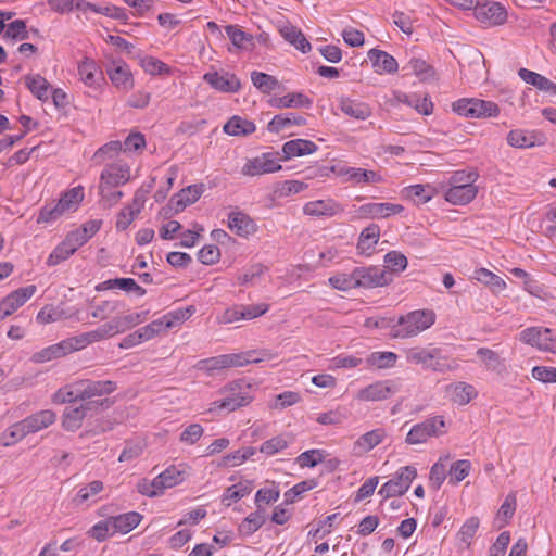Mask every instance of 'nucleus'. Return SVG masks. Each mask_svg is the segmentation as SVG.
I'll list each match as a JSON object with an SVG mask.
<instances>
[{
  "label": "nucleus",
  "mask_w": 556,
  "mask_h": 556,
  "mask_svg": "<svg viewBox=\"0 0 556 556\" xmlns=\"http://www.w3.org/2000/svg\"><path fill=\"white\" fill-rule=\"evenodd\" d=\"M479 178L476 170H456L450 177L447 188L443 191L446 202L453 205H466L470 203L478 193L475 185Z\"/></svg>",
  "instance_id": "obj_1"
},
{
  "label": "nucleus",
  "mask_w": 556,
  "mask_h": 556,
  "mask_svg": "<svg viewBox=\"0 0 556 556\" xmlns=\"http://www.w3.org/2000/svg\"><path fill=\"white\" fill-rule=\"evenodd\" d=\"M437 315L432 309H416L399 317L392 326V336L399 339L414 338L432 327Z\"/></svg>",
  "instance_id": "obj_2"
},
{
  "label": "nucleus",
  "mask_w": 556,
  "mask_h": 556,
  "mask_svg": "<svg viewBox=\"0 0 556 556\" xmlns=\"http://www.w3.org/2000/svg\"><path fill=\"white\" fill-rule=\"evenodd\" d=\"M255 351H247L231 354H223L205 359H201L195 364V368L210 376L215 372L233 367H243L251 363H260L265 359V355L262 357H254Z\"/></svg>",
  "instance_id": "obj_3"
},
{
  "label": "nucleus",
  "mask_w": 556,
  "mask_h": 556,
  "mask_svg": "<svg viewBox=\"0 0 556 556\" xmlns=\"http://www.w3.org/2000/svg\"><path fill=\"white\" fill-rule=\"evenodd\" d=\"M188 477L187 467L170 466L157 475L153 480H143L138 484L141 494L153 497L163 494L166 489L174 488L182 483Z\"/></svg>",
  "instance_id": "obj_4"
},
{
  "label": "nucleus",
  "mask_w": 556,
  "mask_h": 556,
  "mask_svg": "<svg viewBox=\"0 0 556 556\" xmlns=\"http://www.w3.org/2000/svg\"><path fill=\"white\" fill-rule=\"evenodd\" d=\"M225 392V397L214 401L211 404L210 412H233L240 407L249 405L253 400L251 386L243 380L231 382Z\"/></svg>",
  "instance_id": "obj_5"
},
{
  "label": "nucleus",
  "mask_w": 556,
  "mask_h": 556,
  "mask_svg": "<svg viewBox=\"0 0 556 556\" xmlns=\"http://www.w3.org/2000/svg\"><path fill=\"white\" fill-rule=\"evenodd\" d=\"M409 364L420 365L433 371L445 372L456 368V364H447L439 348H410L405 352Z\"/></svg>",
  "instance_id": "obj_6"
},
{
  "label": "nucleus",
  "mask_w": 556,
  "mask_h": 556,
  "mask_svg": "<svg viewBox=\"0 0 556 556\" xmlns=\"http://www.w3.org/2000/svg\"><path fill=\"white\" fill-rule=\"evenodd\" d=\"M446 432L447 427L444 417L435 415L414 425L405 438V443L408 445L425 444L431 438L442 437Z\"/></svg>",
  "instance_id": "obj_7"
},
{
  "label": "nucleus",
  "mask_w": 556,
  "mask_h": 556,
  "mask_svg": "<svg viewBox=\"0 0 556 556\" xmlns=\"http://www.w3.org/2000/svg\"><path fill=\"white\" fill-rule=\"evenodd\" d=\"M453 111L469 118L496 117L500 114V108L495 102L477 98H464L455 101Z\"/></svg>",
  "instance_id": "obj_8"
},
{
  "label": "nucleus",
  "mask_w": 556,
  "mask_h": 556,
  "mask_svg": "<svg viewBox=\"0 0 556 556\" xmlns=\"http://www.w3.org/2000/svg\"><path fill=\"white\" fill-rule=\"evenodd\" d=\"M417 477V469L414 466H404L399 468L393 478L384 482L378 491L384 500L395 496H402L410 488L412 482Z\"/></svg>",
  "instance_id": "obj_9"
},
{
  "label": "nucleus",
  "mask_w": 556,
  "mask_h": 556,
  "mask_svg": "<svg viewBox=\"0 0 556 556\" xmlns=\"http://www.w3.org/2000/svg\"><path fill=\"white\" fill-rule=\"evenodd\" d=\"M330 170L343 182L353 184L355 186L376 185L383 181V177L375 170L361 167H353L346 164H336Z\"/></svg>",
  "instance_id": "obj_10"
},
{
  "label": "nucleus",
  "mask_w": 556,
  "mask_h": 556,
  "mask_svg": "<svg viewBox=\"0 0 556 556\" xmlns=\"http://www.w3.org/2000/svg\"><path fill=\"white\" fill-rule=\"evenodd\" d=\"M302 212L305 216L313 219L325 220L342 215L344 206L336 199L327 197L306 202L302 207Z\"/></svg>",
  "instance_id": "obj_11"
},
{
  "label": "nucleus",
  "mask_w": 556,
  "mask_h": 556,
  "mask_svg": "<svg viewBox=\"0 0 556 556\" xmlns=\"http://www.w3.org/2000/svg\"><path fill=\"white\" fill-rule=\"evenodd\" d=\"M519 340L542 352L556 354V331L549 328H527L519 333Z\"/></svg>",
  "instance_id": "obj_12"
},
{
  "label": "nucleus",
  "mask_w": 556,
  "mask_h": 556,
  "mask_svg": "<svg viewBox=\"0 0 556 556\" xmlns=\"http://www.w3.org/2000/svg\"><path fill=\"white\" fill-rule=\"evenodd\" d=\"M352 219H380L401 214L404 206L391 202H368L353 206Z\"/></svg>",
  "instance_id": "obj_13"
},
{
  "label": "nucleus",
  "mask_w": 556,
  "mask_h": 556,
  "mask_svg": "<svg viewBox=\"0 0 556 556\" xmlns=\"http://www.w3.org/2000/svg\"><path fill=\"white\" fill-rule=\"evenodd\" d=\"M475 17L488 26L502 25L507 20V11L503 4L496 1H483L473 5Z\"/></svg>",
  "instance_id": "obj_14"
},
{
  "label": "nucleus",
  "mask_w": 556,
  "mask_h": 556,
  "mask_svg": "<svg viewBox=\"0 0 556 556\" xmlns=\"http://www.w3.org/2000/svg\"><path fill=\"white\" fill-rule=\"evenodd\" d=\"M357 288L372 289L389 285L393 277L384 268L370 266L355 268Z\"/></svg>",
  "instance_id": "obj_15"
},
{
  "label": "nucleus",
  "mask_w": 556,
  "mask_h": 556,
  "mask_svg": "<svg viewBox=\"0 0 556 556\" xmlns=\"http://www.w3.org/2000/svg\"><path fill=\"white\" fill-rule=\"evenodd\" d=\"M106 74L113 86L119 91L127 92L135 86L130 67L123 60H113L106 67Z\"/></svg>",
  "instance_id": "obj_16"
},
{
  "label": "nucleus",
  "mask_w": 556,
  "mask_h": 556,
  "mask_svg": "<svg viewBox=\"0 0 556 556\" xmlns=\"http://www.w3.org/2000/svg\"><path fill=\"white\" fill-rule=\"evenodd\" d=\"M397 392V386L392 380H380L361 389L356 399L362 402H377L389 399Z\"/></svg>",
  "instance_id": "obj_17"
},
{
  "label": "nucleus",
  "mask_w": 556,
  "mask_h": 556,
  "mask_svg": "<svg viewBox=\"0 0 556 556\" xmlns=\"http://www.w3.org/2000/svg\"><path fill=\"white\" fill-rule=\"evenodd\" d=\"M36 290V286L29 285L7 295L0 303V320L12 315L24 305L35 294Z\"/></svg>",
  "instance_id": "obj_18"
},
{
  "label": "nucleus",
  "mask_w": 556,
  "mask_h": 556,
  "mask_svg": "<svg viewBox=\"0 0 556 556\" xmlns=\"http://www.w3.org/2000/svg\"><path fill=\"white\" fill-rule=\"evenodd\" d=\"M281 169V165L269 153L249 159L241 168V173L248 177L275 173Z\"/></svg>",
  "instance_id": "obj_19"
},
{
  "label": "nucleus",
  "mask_w": 556,
  "mask_h": 556,
  "mask_svg": "<svg viewBox=\"0 0 556 556\" xmlns=\"http://www.w3.org/2000/svg\"><path fill=\"white\" fill-rule=\"evenodd\" d=\"M203 79L219 92L235 93L241 88L240 79L229 72H207L204 74Z\"/></svg>",
  "instance_id": "obj_20"
},
{
  "label": "nucleus",
  "mask_w": 556,
  "mask_h": 556,
  "mask_svg": "<svg viewBox=\"0 0 556 556\" xmlns=\"http://www.w3.org/2000/svg\"><path fill=\"white\" fill-rule=\"evenodd\" d=\"M75 384L78 401L91 400L96 396L110 394L115 390V384L110 380H80L76 381Z\"/></svg>",
  "instance_id": "obj_21"
},
{
  "label": "nucleus",
  "mask_w": 556,
  "mask_h": 556,
  "mask_svg": "<svg viewBox=\"0 0 556 556\" xmlns=\"http://www.w3.org/2000/svg\"><path fill=\"white\" fill-rule=\"evenodd\" d=\"M130 180V167L123 161L106 164L100 174L99 182L110 186H123Z\"/></svg>",
  "instance_id": "obj_22"
},
{
  "label": "nucleus",
  "mask_w": 556,
  "mask_h": 556,
  "mask_svg": "<svg viewBox=\"0 0 556 556\" xmlns=\"http://www.w3.org/2000/svg\"><path fill=\"white\" fill-rule=\"evenodd\" d=\"M115 289L129 293H135L137 296H143L146 294V290L141 286H139L132 278L108 279L105 281L98 283L94 287V290L97 292H104Z\"/></svg>",
  "instance_id": "obj_23"
},
{
  "label": "nucleus",
  "mask_w": 556,
  "mask_h": 556,
  "mask_svg": "<svg viewBox=\"0 0 556 556\" xmlns=\"http://www.w3.org/2000/svg\"><path fill=\"white\" fill-rule=\"evenodd\" d=\"M387 432L383 428H376L361 437L353 444V452L355 455H362L370 452L376 446L384 441Z\"/></svg>",
  "instance_id": "obj_24"
},
{
  "label": "nucleus",
  "mask_w": 556,
  "mask_h": 556,
  "mask_svg": "<svg viewBox=\"0 0 556 556\" xmlns=\"http://www.w3.org/2000/svg\"><path fill=\"white\" fill-rule=\"evenodd\" d=\"M228 227L240 237H249L257 230L256 223L245 213L231 212L228 215Z\"/></svg>",
  "instance_id": "obj_25"
},
{
  "label": "nucleus",
  "mask_w": 556,
  "mask_h": 556,
  "mask_svg": "<svg viewBox=\"0 0 556 556\" xmlns=\"http://www.w3.org/2000/svg\"><path fill=\"white\" fill-rule=\"evenodd\" d=\"M56 420V413L52 409L36 412L23 419L28 434L37 433L53 425Z\"/></svg>",
  "instance_id": "obj_26"
},
{
  "label": "nucleus",
  "mask_w": 556,
  "mask_h": 556,
  "mask_svg": "<svg viewBox=\"0 0 556 556\" xmlns=\"http://www.w3.org/2000/svg\"><path fill=\"white\" fill-rule=\"evenodd\" d=\"M268 103L276 109H308L312 106L313 100L304 92H291L282 97H274Z\"/></svg>",
  "instance_id": "obj_27"
},
{
  "label": "nucleus",
  "mask_w": 556,
  "mask_h": 556,
  "mask_svg": "<svg viewBox=\"0 0 556 556\" xmlns=\"http://www.w3.org/2000/svg\"><path fill=\"white\" fill-rule=\"evenodd\" d=\"M144 204V198L137 192L134 197L132 203L128 206H125L121 210V212L117 214L116 217V229L118 231L126 230L134 219L138 216V214L141 212V208Z\"/></svg>",
  "instance_id": "obj_28"
},
{
  "label": "nucleus",
  "mask_w": 556,
  "mask_h": 556,
  "mask_svg": "<svg viewBox=\"0 0 556 556\" xmlns=\"http://www.w3.org/2000/svg\"><path fill=\"white\" fill-rule=\"evenodd\" d=\"M368 59L378 74H393L397 71L396 60L386 51L371 49L368 51Z\"/></svg>",
  "instance_id": "obj_29"
},
{
  "label": "nucleus",
  "mask_w": 556,
  "mask_h": 556,
  "mask_svg": "<svg viewBox=\"0 0 556 556\" xmlns=\"http://www.w3.org/2000/svg\"><path fill=\"white\" fill-rule=\"evenodd\" d=\"M203 192L202 185H191L180 190L170 199V204L176 213L184 211L187 206L195 203Z\"/></svg>",
  "instance_id": "obj_30"
},
{
  "label": "nucleus",
  "mask_w": 556,
  "mask_h": 556,
  "mask_svg": "<svg viewBox=\"0 0 556 556\" xmlns=\"http://www.w3.org/2000/svg\"><path fill=\"white\" fill-rule=\"evenodd\" d=\"M318 147L315 142L306 139H294L283 143L282 153L285 160L313 154Z\"/></svg>",
  "instance_id": "obj_31"
},
{
  "label": "nucleus",
  "mask_w": 556,
  "mask_h": 556,
  "mask_svg": "<svg viewBox=\"0 0 556 556\" xmlns=\"http://www.w3.org/2000/svg\"><path fill=\"white\" fill-rule=\"evenodd\" d=\"M380 227L376 224H370L362 230L357 242L359 254L369 256L374 253L380 239Z\"/></svg>",
  "instance_id": "obj_32"
},
{
  "label": "nucleus",
  "mask_w": 556,
  "mask_h": 556,
  "mask_svg": "<svg viewBox=\"0 0 556 556\" xmlns=\"http://www.w3.org/2000/svg\"><path fill=\"white\" fill-rule=\"evenodd\" d=\"M90 408V403L80 404L77 407H66L63 417L62 426L67 431H76L83 425V420L87 416V412Z\"/></svg>",
  "instance_id": "obj_33"
},
{
  "label": "nucleus",
  "mask_w": 556,
  "mask_h": 556,
  "mask_svg": "<svg viewBox=\"0 0 556 556\" xmlns=\"http://www.w3.org/2000/svg\"><path fill=\"white\" fill-rule=\"evenodd\" d=\"M84 199L85 189L79 185L65 191L58 201V204L60 205L61 211L66 215L76 212Z\"/></svg>",
  "instance_id": "obj_34"
},
{
  "label": "nucleus",
  "mask_w": 556,
  "mask_h": 556,
  "mask_svg": "<svg viewBox=\"0 0 556 556\" xmlns=\"http://www.w3.org/2000/svg\"><path fill=\"white\" fill-rule=\"evenodd\" d=\"M339 106L343 114L361 121L367 119L372 113L367 103L349 98H341Z\"/></svg>",
  "instance_id": "obj_35"
},
{
  "label": "nucleus",
  "mask_w": 556,
  "mask_h": 556,
  "mask_svg": "<svg viewBox=\"0 0 556 556\" xmlns=\"http://www.w3.org/2000/svg\"><path fill=\"white\" fill-rule=\"evenodd\" d=\"M253 482L250 480H241L228 486L222 495V503L230 506L232 503L248 496L253 491Z\"/></svg>",
  "instance_id": "obj_36"
},
{
  "label": "nucleus",
  "mask_w": 556,
  "mask_h": 556,
  "mask_svg": "<svg viewBox=\"0 0 556 556\" xmlns=\"http://www.w3.org/2000/svg\"><path fill=\"white\" fill-rule=\"evenodd\" d=\"M80 80L88 87H96L102 78L99 65L91 59L85 58L78 65Z\"/></svg>",
  "instance_id": "obj_37"
},
{
  "label": "nucleus",
  "mask_w": 556,
  "mask_h": 556,
  "mask_svg": "<svg viewBox=\"0 0 556 556\" xmlns=\"http://www.w3.org/2000/svg\"><path fill=\"white\" fill-rule=\"evenodd\" d=\"M26 87L40 101H47L50 98L51 86L49 81L39 74H29L24 77Z\"/></svg>",
  "instance_id": "obj_38"
},
{
  "label": "nucleus",
  "mask_w": 556,
  "mask_h": 556,
  "mask_svg": "<svg viewBox=\"0 0 556 556\" xmlns=\"http://www.w3.org/2000/svg\"><path fill=\"white\" fill-rule=\"evenodd\" d=\"M447 392L451 400L458 405H466L478 395L475 387L466 382L450 384Z\"/></svg>",
  "instance_id": "obj_39"
},
{
  "label": "nucleus",
  "mask_w": 556,
  "mask_h": 556,
  "mask_svg": "<svg viewBox=\"0 0 556 556\" xmlns=\"http://www.w3.org/2000/svg\"><path fill=\"white\" fill-rule=\"evenodd\" d=\"M224 131L229 136H249L256 129L252 121L235 115L224 125Z\"/></svg>",
  "instance_id": "obj_40"
},
{
  "label": "nucleus",
  "mask_w": 556,
  "mask_h": 556,
  "mask_svg": "<svg viewBox=\"0 0 556 556\" xmlns=\"http://www.w3.org/2000/svg\"><path fill=\"white\" fill-rule=\"evenodd\" d=\"M110 518L113 525V531L115 533L126 534L140 523L142 516L139 513L130 511Z\"/></svg>",
  "instance_id": "obj_41"
},
{
  "label": "nucleus",
  "mask_w": 556,
  "mask_h": 556,
  "mask_svg": "<svg viewBox=\"0 0 556 556\" xmlns=\"http://www.w3.org/2000/svg\"><path fill=\"white\" fill-rule=\"evenodd\" d=\"M280 34L290 45L294 46L303 53L311 51V43L304 34L293 25H285L280 28Z\"/></svg>",
  "instance_id": "obj_42"
},
{
  "label": "nucleus",
  "mask_w": 556,
  "mask_h": 556,
  "mask_svg": "<svg viewBox=\"0 0 556 556\" xmlns=\"http://www.w3.org/2000/svg\"><path fill=\"white\" fill-rule=\"evenodd\" d=\"M507 143L514 148L526 149L534 147L539 139L534 131L514 129L507 135Z\"/></svg>",
  "instance_id": "obj_43"
},
{
  "label": "nucleus",
  "mask_w": 556,
  "mask_h": 556,
  "mask_svg": "<svg viewBox=\"0 0 556 556\" xmlns=\"http://www.w3.org/2000/svg\"><path fill=\"white\" fill-rule=\"evenodd\" d=\"M306 124V119L293 113L288 114H278L273 117V119L267 125V130L269 132H279L291 125L302 126Z\"/></svg>",
  "instance_id": "obj_44"
},
{
  "label": "nucleus",
  "mask_w": 556,
  "mask_h": 556,
  "mask_svg": "<svg viewBox=\"0 0 556 556\" xmlns=\"http://www.w3.org/2000/svg\"><path fill=\"white\" fill-rule=\"evenodd\" d=\"M28 432H26V427L24 421H17L8 428H5L0 434V444L2 446H13L20 441H22Z\"/></svg>",
  "instance_id": "obj_45"
},
{
  "label": "nucleus",
  "mask_w": 556,
  "mask_h": 556,
  "mask_svg": "<svg viewBox=\"0 0 556 556\" xmlns=\"http://www.w3.org/2000/svg\"><path fill=\"white\" fill-rule=\"evenodd\" d=\"M146 319L144 313H128L123 316L114 317L110 320L115 334L125 332L141 324Z\"/></svg>",
  "instance_id": "obj_46"
},
{
  "label": "nucleus",
  "mask_w": 556,
  "mask_h": 556,
  "mask_svg": "<svg viewBox=\"0 0 556 556\" xmlns=\"http://www.w3.org/2000/svg\"><path fill=\"white\" fill-rule=\"evenodd\" d=\"M473 277L479 282L489 287L492 292L500 293L506 289V282L504 279L486 268L476 269Z\"/></svg>",
  "instance_id": "obj_47"
},
{
  "label": "nucleus",
  "mask_w": 556,
  "mask_h": 556,
  "mask_svg": "<svg viewBox=\"0 0 556 556\" xmlns=\"http://www.w3.org/2000/svg\"><path fill=\"white\" fill-rule=\"evenodd\" d=\"M195 313L193 305L173 309L162 316L164 325L167 330L180 327L186 320H188Z\"/></svg>",
  "instance_id": "obj_48"
},
{
  "label": "nucleus",
  "mask_w": 556,
  "mask_h": 556,
  "mask_svg": "<svg viewBox=\"0 0 556 556\" xmlns=\"http://www.w3.org/2000/svg\"><path fill=\"white\" fill-rule=\"evenodd\" d=\"M477 356L481 359L488 370L495 372H502L505 370V361L501 358L497 352L488 348H480L477 350Z\"/></svg>",
  "instance_id": "obj_49"
},
{
  "label": "nucleus",
  "mask_w": 556,
  "mask_h": 556,
  "mask_svg": "<svg viewBox=\"0 0 556 556\" xmlns=\"http://www.w3.org/2000/svg\"><path fill=\"white\" fill-rule=\"evenodd\" d=\"M264 522L265 511L257 508L254 513H251L242 520L239 525V532L244 536L252 535L264 525Z\"/></svg>",
  "instance_id": "obj_50"
},
{
  "label": "nucleus",
  "mask_w": 556,
  "mask_h": 556,
  "mask_svg": "<svg viewBox=\"0 0 556 556\" xmlns=\"http://www.w3.org/2000/svg\"><path fill=\"white\" fill-rule=\"evenodd\" d=\"M65 355H67V354H66L63 341H61L59 343L47 346L39 352H36L31 356V361L34 363H46V362H50L55 358L63 357Z\"/></svg>",
  "instance_id": "obj_51"
},
{
  "label": "nucleus",
  "mask_w": 556,
  "mask_h": 556,
  "mask_svg": "<svg viewBox=\"0 0 556 556\" xmlns=\"http://www.w3.org/2000/svg\"><path fill=\"white\" fill-rule=\"evenodd\" d=\"M251 80L255 88L267 94L274 91L279 85L276 77L256 71L251 73Z\"/></svg>",
  "instance_id": "obj_52"
},
{
  "label": "nucleus",
  "mask_w": 556,
  "mask_h": 556,
  "mask_svg": "<svg viewBox=\"0 0 556 556\" xmlns=\"http://www.w3.org/2000/svg\"><path fill=\"white\" fill-rule=\"evenodd\" d=\"M397 361V355L393 352L383 351V352H372L366 358V362L369 366L383 369L391 368L395 365Z\"/></svg>",
  "instance_id": "obj_53"
},
{
  "label": "nucleus",
  "mask_w": 556,
  "mask_h": 556,
  "mask_svg": "<svg viewBox=\"0 0 556 556\" xmlns=\"http://www.w3.org/2000/svg\"><path fill=\"white\" fill-rule=\"evenodd\" d=\"M450 459V455H444L434 463L430 469L429 480L432 486L439 489L446 478V463Z\"/></svg>",
  "instance_id": "obj_54"
},
{
  "label": "nucleus",
  "mask_w": 556,
  "mask_h": 556,
  "mask_svg": "<svg viewBox=\"0 0 556 556\" xmlns=\"http://www.w3.org/2000/svg\"><path fill=\"white\" fill-rule=\"evenodd\" d=\"M102 490H103V483L99 480H94V481L90 482L89 484L81 486L77 491V493L74 497V502L78 505L85 504L88 502H92L93 497L97 494H99Z\"/></svg>",
  "instance_id": "obj_55"
},
{
  "label": "nucleus",
  "mask_w": 556,
  "mask_h": 556,
  "mask_svg": "<svg viewBox=\"0 0 556 556\" xmlns=\"http://www.w3.org/2000/svg\"><path fill=\"white\" fill-rule=\"evenodd\" d=\"M290 443L289 437L286 434H280L277 437H274L267 441H265L261 447L260 452L265 454L266 456H273L285 448L288 447Z\"/></svg>",
  "instance_id": "obj_56"
},
{
  "label": "nucleus",
  "mask_w": 556,
  "mask_h": 556,
  "mask_svg": "<svg viewBox=\"0 0 556 556\" xmlns=\"http://www.w3.org/2000/svg\"><path fill=\"white\" fill-rule=\"evenodd\" d=\"M142 70L149 75H169L170 67L154 56H144L140 61Z\"/></svg>",
  "instance_id": "obj_57"
},
{
  "label": "nucleus",
  "mask_w": 556,
  "mask_h": 556,
  "mask_svg": "<svg viewBox=\"0 0 556 556\" xmlns=\"http://www.w3.org/2000/svg\"><path fill=\"white\" fill-rule=\"evenodd\" d=\"M328 281L332 288L340 291H350L357 288L355 269L351 274L342 273L331 276Z\"/></svg>",
  "instance_id": "obj_58"
},
{
  "label": "nucleus",
  "mask_w": 556,
  "mask_h": 556,
  "mask_svg": "<svg viewBox=\"0 0 556 556\" xmlns=\"http://www.w3.org/2000/svg\"><path fill=\"white\" fill-rule=\"evenodd\" d=\"M516 510V495L515 494H508L501 505L497 515H496V522L498 528L504 527L507 521L514 516Z\"/></svg>",
  "instance_id": "obj_59"
},
{
  "label": "nucleus",
  "mask_w": 556,
  "mask_h": 556,
  "mask_svg": "<svg viewBox=\"0 0 556 556\" xmlns=\"http://www.w3.org/2000/svg\"><path fill=\"white\" fill-rule=\"evenodd\" d=\"M225 31L232 45L239 49H245L247 45L252 42V35L243 31L236 25H227Z\"/></svg>",
  "instance_id": "obj_60"
},
{
  "label": "nucleus",
  "mask_w": 556,
  "mask_h": 556,
  "mask_svg": "<svg viewBox=\"0 0 556 556\" xmlns=\"http://www.w3.org/2000/svg\"><path fill=\"white\" fill-rule=\"evenodd\" d=\"M384 264L389 269L388 271L392 275V273H401L407 267V258L404 254L397 251H391L384 255Z\"/></svg>",
  "instance_id": "obj_61"
},
{
  "label": "nucleus",
  "mask_w": 556,
  "mask_h": 556,
  "mask_svg": "<svg viewBox=\"0 0 556 556\" xmlns=\"http://www.w3.org/2000/svg\"><path fill=\"white\" fill-rule=\"evenodd\" d=\"M4 37L13 41H21L28 38L26 24L23 20H15L8 24L4 28Z\"/></svg>",
  "instance_id": "obj_62"
},
{
  "label": "nucleus",
  "mask_w": 556,
  "mask_h": 556,
  "mask_svg": "<svg viewBox=\"0 0 556 556\" xmlns=\"http://www.w3.org/2000/svg\"><path fill=\"white\" fill-rule=\"evenodd\" d=\"M73 248H71L64 240L59 243L47 258L48 266H56L61 262L67 260L74 254Z\"/></svg>",
  "instance_id": "obj_63"
},
{
  "label": "nucleus",
  "mask_w": 556,
  "mask_h": 556,
  "mask_svg": "<svg viewBox=\"0 0 556 556\" xmlns=\"http://www.w3.org/2000/svg\"><path fill=\"white\" fill-rule=\"evenodd\" d=\"M404 70H407L409 73L416 75L421 80L429 79L432 76L431 67L422 59H410L409 62L405 65Z\"/></svg>",
  "instance_id": "obj_64"
}]
</instances>
